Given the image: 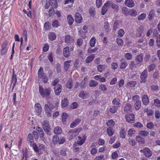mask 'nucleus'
Returning a JSON list of instances; mask_svg holds the SVG:
<instances>
[{"label":"nucleus","mask_w":160,"mask_h":160,"mask_svg":"<svg viewBox=\"0 0 160 160\" xmlns=\"http://www.w3.org/2000/svg\"><path fill=\"white\" fill-rule=\"evenodd\" d=\"M53 109V106L51 104L48 105L46 104L45 105L44 110L47 115L48 117H51L52 115V111Z\"/></svg>","instance_id":"obj_1"},{"label":"nucleus","mask_w":160,"mask_h":160,"mask_svg":"<svg viewBox=\"0 0 160 160\" xmlns=\"http://www.w3.org/2000/svg\"><path fill=\"white\" fill-rule=\"evenodd\" d=\"M78 96L82 99H86L90 96V93L88 91L82 90L80 92Z\"/></svg>","instance_id":"obj_2"},{"label":"nucleus","mask_w":160,"mask_h":160,"mask_svg":"<svg viewBox=\"0 0 160 160\" xmlns=\"http://www.w3.org/2000/svg\"><path fill=\"white\" fill-rule=\"evenodd\" d=\"M125 117L126 121L128 123H133L135 122V115L133 113L127 114Z\"/></svg>","instance_id":"obj_3"},{"label":"nucleus","mask_w":160,"mask_h":160,"mask_svg":"<svg viewBox=\"0 0 160 160\" xmlns=\"http://www.w3.org/2000/svg\"><path fill=\"white\" fill-rule=\"evenodd\" d=\"M8 43L6 41H5L2 44L0 51L1 54L2 55H3L7 53L8 49Z\"/></svg>","instance_id":"obj_4"},{"label":"nucleus","mask_w":160,"mask_h":160,"mask_svg":"<svg viewBox=\"0 0 160 160\" xmlns=\"http://www.w3.org/2000/svg\"><path fill=\"white\" fill-rule=\"evenodd\" d=\"M107 4L108 5L109 7L111 8L116 12H117L119 9V6L112 2L108 1H107Z\"/></svg>","instance_id":"obj_5"},{"label":"nucleus","mask_w":160,"mask_h":160,"mask_svg":"<svg viewBox=\"0 0 160 160\" xmlns=\"http://www.w3.org/2000/svg\"><path fill=\"white\" fill-rule=\"evenodd\" d=\"M148 77V72L147 69L144 70L143 72L141 73L140 78V82L144 83L147 80V79Z\"/></svg>","instance_id":"obj_6"},{"label":"nucleus","mask_w":160,"mask_h":160,"mask_svg":"<svg viewBox=\"0 0 160 160\" xmlns=\"http://www.w3.org/2000/svg\"><path fill=\"white\" fill-rule=\"evenodd\" d=\"M42 127L44 131L47 132H48L51 129L50 126L47 120L44 121L42 124Z\"/></svg>","instance_id":"obj_7"},{"label":"nucleus","mask_w":160,"mask_h":160,"mask_svg":"<svg viewBox=\"0 0 160 160\" xmlns=\"http://www.w3.org/2000/svg\"><path fill=\"white\" fill-rule=\"evenodd\" d=\"M54 91L56 95H58L62 92V86L60 84L54 87Z\"/></svg>","instance_id":"obj_8"},{"label":"nucleus","mask_w":160,"mask_h":160,"mask_svg":"<svg viewBox=\"0 0 160 160\" xmlns=\"http://www.w3.org/2000/svg\"><path fill=\"white\" fill-rule=\"evenodd\" d=\"M43 72L42 68H41V76H42V81L44 83H46L48 80V78L46 74L42 72Z\"/></svg>","instance_id":"obj_9"},{"label":"nucleus","mask_w":160,"mask_h":160,"mask_svg":"<svg viewBox=\"0 0 160 160\" xmlns=\"http://www.w3.org/2000/svg\"><path fill=\"white\" fill-rule=\"evenodd\" d=\"M75 22L78 23H81L82 21V15L79 13H76L75 15Z\"/></svg>","instance_id":"obj_10"},{"label":"nucleus","mask_w":160,"mask_h":160,"mask_svg":"<svg viewBox=\"0 0 160 160\" xmlns=\"http://www.w3.org/2000/svg\"><path fill=\"white\" fill-rule=\"evenodd\" d=\"M143 60V55L142 53H140L139 55L137 56L135 59V61L136 62V64L140 63Z\"/></svg>","instance_id":"obj_11"},{"label":"nucleus","mask_w":160,"mask_h":160,"mask_svg":"<svg viewBox=\"0 0 160 160\" xmlns=\"http://www.w3.org/2000/svg\"><path fill=\"white\" fill-rule=\"evenodd\" d=\"M121 64L120 66V68L121 69L125 68L128 65L127 62L124 59H122L121 60Z\"/></svg>","instance_id":"obj_12"},{"label":"nucleus","mask_w":160,"mask_h":160,"mask_svg":"<svg viewBox=\"0 0 160 160\" xmlns=\"http://www.w3.org/2000/svg\"><path fill=\"white\" fill-rule=\"evenodd\" d=\"M80 119L77 118L75 119L73 122H72L70 125V127L71 128H73L77 126L81 122Z\"/></svg>","instance_id":"obj_13"},{"label":"nucleus","mask_w":160,"mask_h":160,"mask_svg":"<svg viewBox=\"0 0 160 160\" xmlns=\"http://www.w3.org/2000/svg\"><path fill=\"white\" fill-rule=\"evenodd\" d=\"M74 41L73 38L70 35H68L66 36L65 38V42L66 43H71Z\"/></svg>","instance_id":"obj_14"},{"label":"nucleus","mask_w":160,"mask_h":160,"mask_svg":"<svg viewBox=\"0 0 160 160\" xmlns=\"http://www.w3.org/2000/svg\"><path fill=\"white\" fill-rule=\"evenodd\" d=\"M142 101L144 104L145 105H148L149 102V100L148 96L145 94L143 95L142 98Z\"/></svg>","instance_id":"obj_15"},{"label":"nucleus","mask_w":160,"mask_h":160,"mask_svg":"<svg viewBox=\"0 0 160 160\" xmlns=\"http://www.w3.org/2000/svg\"><path fill=\"white\" fill-rule=\"evenodd\" d=\"M12 82L13 83L12 88V89H13L14 88V87L15 86L16 82H17L16 76V75H15L14 71L13 72V74L12 78Z\"/></svg>","instance_id":"obj_16"},{"label":"nucleus","mask_w":160,"mask_h":160,"mask_svg":"<svg viewBox=\"0 0 160 160\" xmlns=\"http://www.w3.org/2000/svg\"><path fill=\"white\" fill-rule=\"evenodd\" d=\"M124 3L126 5L129 7H132L135 5L132 0H126Z\"/></svg>","instance_id":"obj_17"},{"label":"nucleus","mask_w":160,"mask_h":160,"mask_svg":"<svg viewBox=\"0 0 160 160\" xmlns=\"http://www.w3.org/2000/svg\"><path fill=\"white\" fill-rule=\"evenodd\" d=\"M144 154L148 158L150 157L152 155L151 152L148 148H146L144 149Z\"/></svg>","instance_id":"obj_18"},{"label":"nucleus","mask_w":160,"mask_h":160,"mask_svg":"<svg viewBox=\"0 0 160 160\" xmlns=\"http://www.w3.org/2000/svg\"><path fill=\"white\" fill-rule=\"evenodd\" d=\"M109 7L108 5L107 4V2L105 3L104 6L102 8L101 13L102 15H104L105 14L107 10V7Z\"/></svg>","instance_id":"obj_19"},{"label":"nucleus","mask_w":160,"mask_h":160,"mask_svg":"<svg viewBox=\"0 0 160 160\" xmlns=\"http://www.w3.org/2000/svg\"><path fill=\"white\" fill-rule=\"evenodd\" d=\"M63 54L65 57H68L69 54V48L68 46L65 48L63 50Z\"/></svg>","instance_id":"obj_20"},{"label":"nucleus","mask_w":160,"mask_h":160,"mask_svg":"<svg viewBox=\"0 0 160 160\" xmlns=\"http://www.w3.org/2000/svg\"><path fill=\"white\" fill-rule=\"evenodd\" d=\"M143 32V27L142 26L140 27L137 30V32L136 34V36L137 37H139L142 36V34Z\"/></svg>","instance_id":"obj_21"},{"label":"nucleus","mask_w":160,"mask_h":160,"mask_svg":"<svg viewBox=\"0 0 160 160\" xmlns=\"http://www.w3.org/2000/svg\"><path fill=\"white\" fill-rule=\"evenodd\" d=\"M34 108L35 112L38 115H40V104L38 102L36 103L34 105Z\"/></svg>","instance_id":"obj_22"},{"label":"nucleus","mask_w":160,"mask_h":160,"mask_svg":"<svg viewBox=\"0 0 160 160\" xmlns=\"http://www.w3.org/2000/svg\"><path fill=\"white\" fill-rule=\"evenodd\" d=\"M68 105V102L67 98H64L62 100L61 105L63 108L66 107Z\"/></svg>","instance_id":"obj_23"},{"label":"nucleus","mask_w":160,"mask_h":160,"mask_svg":"<svg viewBox=\"0 0 160 160\" xmlns=\"http://www.w3.org/2000/svg\"><path fill=\"white\" fill-rule=\"evenodd\" d=\"M27 141L28 143L30 145H31L32 143H33V137L31 134H29L28 135L27 137Z\"/></svg>","instance_id":"obj_24"},{"label":"nucleus","mask_w":160,"mask_h":160,"mask_svg":"<svg viewBox=\"0 0 160 160\" xmlns=\"http://www.w3.org/2000/svg\"><path fill=\"white\" fill-rule=\"evenodd\" d=\"M98 84V82L94 80H91L88 84L90 87H96Z\"/></svg>","instance_id":"obj_25"},{"label":"nucleus","mask_w":160,"mask_h":160,"mask_svg":"<svg viewBox=\"0 0 160 160\" xmlns=\"http://www.w3.org/2000/svg\"><path fill=\"white\" fill-rule=\"evenodd\" d=\"M62 130L61 128L59 126H57L54 128V132L56 134H60L62 133Z\"/></svg>","instance_id":"obj_26"},{"label":"nucleus","mask_w":160,"mask_h":160,"mask_svg":"<svg viewBox=\"0 0 160 160\" xmlns=\"http://www.w3.org/2000/svg\"><path fill=\"white\" fill-rule=\"evenodd\" d=\"M88 80V78L87 77H85L84 78V79L80 83L81 86L80 88L81 89L85 88L86 87L85 83Z\"/></svg>","instance_id":"obj_27"},{"label":"nucleus","mask_w":160,"mask_h":160,"mask_svg":"<svg viewBox=\"0 0 160 160\" xmlns=\"http://www.w3.org/2000/svg\"><path fill=\"white\" fill-rule=\"evenodd\" d=\"M96 42V39L95 37H92L90 40L89 44L91 47H93Z\"/></svg>","instance_id":"obj_28"},{"label":"nucleus","mask_w":160,"mask_h":160,"mask_svg":"<svg viewBox=\"0 0 160 160\" xmlns=\"http://www.w3.org/2000/svg\"><path fill=\"white\" fill-rule=\"evenodd\" d=\"M72 80L71 79H69L66 83V87L68 88L71 89L72 88Z\"/></svg>","instance_id":"obj_29"},{"label":"nucleus","mask_w":160,"mask_h":160,"mask_svg":"<svg viewBox=\"0 0 160 160\" xmlns=\"http://www.w3.org/2000/svg\"><path fill=\"white\" fill-rule=\"evenodd\" d=\"M94 57V55L93 54L88 56L86 59V63H89L91 62L93 60Z\"/></svg>","instance_id":"obj_30"},{"label":"nucleus","mask_w":160,"mask_h":160,"mask_svg":"<svg viewBox=\"0 0 160 160\" xmlns=\"http://www.w3.org/2000/svg\"><path fill=\"white\" fill-rule=\"evenodd\" d=\"M119 133L120 137L122 139L125 138L126 133L125 128L122 129Z\"/></svg>","instance_id":"obj_31"},{"label":"nucleus","mask_w":160,"mask_h":160,"mask_svg":"<svg viewBox=\"0 0 160 160\" xmlns=\"http://www.w3.org/2000/svg\"><path fill=\"white\" fill-rule=\"evenodd\" d=\"M155 11L153 10H152L149 12L148 18L149 20H152L155 16Z\"/></svg>","instance_id":"obj_32"},{"label":"nucleus","mask_w":160,"mask_h":160,"mask_svg":"<svg viewBox=\"0 0 160 160\" xmlns=\"http://www.w3.org/2000/svg\"><path fill=\"white\" fill-rule=\"evenodd\" d=\"M67 20L68 23L70 25H72L74 22L73 18L71 15H69L68 16Z\"/></svg>","instance_id":"obj_33"},{"label":"nucleus","mask_w":160,"mask_h":160,"mask_svg":"<svg viewBox=\"0 0 160 160\" xmlns=\"http://www.w3.org/2000/svg\"><path fill=\"white\" fill-rule=\"evenodd\" d=\"M128 14L131 16L135 17L137 15V12L135 10L131 9L128 12Z\"/></svg>","instance_id":"obj_34"},{"label":"nucleus","mask_w":160,"mask_h":160,"mask_svg":"<svg viewBox=\"0 0 160 160\" xmlns=\"http://www.w3.org/2000/svg\"><path fill=\"white\" fill-rule=\"evenodd\" d=\"M124 109L125 111H129L131 112L132 110L131 105L129 103L126 104Z\"/></svg>","instance_id":"obj_35"},{"label":"nucleus","mask_w":160,"mask_h":160,"mask_svg":"<svg viewBox=\"0 0 160 160\" xmlns=\"http://www.w3.org/2000/svg\"><path fill=\"white\" fill-rule=\"evenodd\" d=\"M57 0H50V4L53 8H57L58 4L57 2Z\"/></svg>","instance_id":"obj_36"},{"label":"nucleus","mask_w":160,"mask_h":160,"mask_svg":"<svg viewBox=\"0 0 160 160\" xmlns=\"http://www.w3.org/2000/svg\"><path fill=\"white\" fill-rule=\"evenodd\" d=\"M141 102L140 101H137L135 103L134 106L136 110H138L141 107Z\"/></svg>","instance_id":"obj_37"},{"label":"nucleus","mask_w":160,"mask_h":160,"mask_svg":"<svg viewBox=\"0 0 160 160\" xmlns=\"http://www.w3.org/2000/svg\"><path fill=\"white\" fill-rule=\"evenodd\" d=\"M98 50V48L95 47L93 48H92L90 47L88 49L87 52L88 53L91 54L92 53H95Z\"/></svg>","instance_id":"obj_38"},{"label":"nucleus","mask_w":160,"mask_h":160,"mask_svg":"<svg viewBox=\"0 0 160 160\" xmlns=\"http://www.w3.org/2000/svg\"><path fill=\"white\" fill-rule=\"evenodd\" d=\"M71 62V60L66 61L64 63V69L66 71H67L70 66V63Z\"/></svg>","instance_id":"obj_39"},{"label":"nucleus","mask_w":160,"mask_h":160,"mask_svg":"<svg viewBox=\"0 0 160 160\" xmlns=\"http://www.w3.org/2000/svg\"><path fill=\"white\" fill-rule=\"evenodd\" d=\"M136 140L138 142H141L142 143H144L145 139L141 136L138 135L136 137Z\"/></svg>","instance_id":"obj_40"},{"label":"nucleus","mask_w":160,"mask_h":160,"mask_svg":"<svg viewBox=\"0 0 160 160\" xmlns=\"http://www.w3.org/2000/svg\"><path fill=\"white\" fill-rule=\"evenodd\" d=\"M138 134L142 136L145 137L149 134V132L146 131L141 130L139 132Z\"/></svg>","instance_id":"obj_41"},{"label":"nucleus","mask_w":160,"mask_h":160,"mask_svg":"<svg viewBox=\"0 0 160 160\" xmlns=\"http://www.w3.org/2000/svg\"><path fill=\"white\" fill-rule=\"evenodd\" d=\"M107 132L108 134L110 136H112L114 133L113 129L110 127L107 129Z\"/></svg>","instance_id":"obj_42"},{"label":"nucleus","mask_w":160,"mask_h":160,"mask_svg":"<svg viewBox=\"0 0 160 160\" xmlns=\"http://www.w3.org/2000/svg\"><path fill=\"white\" fill-rule=\"evenodd\" d=\"M105 68V65H99L97 67L98 71L100 72H102Z\"/></svg>","instance_id":"obj_43"},{"label":"nucleus","mask_w":160,"mask_h":160,"mask_svg":"<svg viewBox=\"0 0 160 160\" xmlns=\"http://www.w3.org/2000/svg\"><path fill=\"white\" fill-rule=\"evenodd\" d=\"M134 127L138 128H141L143 127V125L140 122H137L134 123L133 124Z\"/></svg>","instance_id":"obj_44"},{"label":"nucleus","mask_w":160,"mask_h":160,"mask_svg":"<svg viewBox=\"0 0 160 160\" xmlns=\"http://www.w3.org/2000/svg\"><path fill=\"white\" fill-rule=\"evenodd\" d=\"M49 38L51 40H55L56 38V36L55 33L53 32H51L48 35Z\"/></svg>","instance_id":"obj_45"},{"label":"nucleus","mask_w":160,"mask_h":160,"mask_svg":"<svg viewBox=\"0 0 160 160\" xmlns=\"http://www.w3.org/2000/svg\"><path fill=\"white\" fill-rule=\"evenodd\" d=\"M136 131L133 128H132L129 129L128 132V135L130 136H132L135 132Z\"/></svg>","instance_id":"obj_46"},{"label":"nucleus","mask_w":160,"mask_h":160,"mask_svg":"<svg viewBox=\"0 0 160 160\" xmlns=\"http://www.w3.org/2000/svg\"><path fill=\"white\" fill-rule=\"evenodd\" d=\"M156 67V65L154 63H152L149 65L148 67V71L149 72L153 70Z\"/></svg>","instance_id":"obj_47"},{"label":"nucleus","mask_w":160,"mask_h":160,"mask_svg":"<svg viewBox=\"0 0 160 160\" xmlns=\"http://www.w3.org/2000/svg\"><path fill=\"white\" fill-rule=\"evenodd\" d=\"M125 58L127 60L131 59L132 57V54L129 53H126L124 55Z\"/></svg>","instance_id":"obj_48"},{"label":"nucleus","mask_w":160,"mask_h":160,"mask_svg":"<svg viewBox=\"0 0 160 160\" xmlns=\"http://www.w3.org/2000/svg\"><path fill=\"white\" fill-rule=\"evenodd\" d=\"M59 138L57 135H54L52 137V142L54 144H57L59 142Z\"/></svg>","instance_id":"obj_49"},{"label":"nucleus","mask_w":160,"mask_h":160,"mask_svg":"<svg viewBox=\"0 0 160 160\" xmlns=\"http://www.w3.org/2000/svg\"><path fill=\"white\" fill-rule=\"evenodd\" d=\"M125 33L124 29H119L118 32V36L119 37H122Z\"/></svg>","instance_id":"obj_50"},{"label":"nucleus","mask_w":160,"mask_h":160,"mask_svg":"<svg viewBox=\"0 0 160 160\" xmlns=\"http://www.w3.org/2000/svg\"><path fill=\"white\" fill-rule=\"evenodd\" d=\"M81 129L80 128L76 129L74 130H71L70 131H69V132L72 133V132H73L74 134L76 136L79 133V132L80 131H81Z\"/></svg>","instance_id":"obj_51"},{"label":"nucleus","mask_w":160,"mask_h":160,"mask_svg":"<svg viewBox=\"0 0 160 160\" xmlns=\"http://www.w3.org/2000/svg\"><path fill=\"white\" fill-rule=\"evenodd\" d=\"M137 83L135 81H130L128 82L127 83V85L128 86L133 87L135 86Z\"/></svg>","instance_id":"obj_52"},{"label":"nucleus","mask_w":160,"mask_h":160,"mask_svg":"<svg viewBox=\"0 0 160 160\" xmlns=\"http://www.w3.org/2000/svg\"><path fill=\"white\" fill-rule=\"evenodd\" d=\"M134 61H132L130 62L129 64V68L131 69H132L134 68H136L137 66Z\"/></svg>","instance_id":"obj_53"},{"label":"nucleus","mask_w":160,"mask_h":160,"mask_svg":"<svg viewBox=\"0 0 160 160\" xmlns=\"http://www.w3.org/2000/svg\"><path fill=\"white\" fill-rule=\"evenodd\" d=\"M119 21L117 20L115 22L113 26V30L116 31V30L119 28Z\"/></svg>","instance_id":"obj_54"},{"label":"nucleus","mask_w":160,"mask_h":160,"mask_svg":"<svg viewBox=\"0 0 160 160\" xmlns=\"http://www.w3.org/2000/svg\"><path fill=\"white\" fill-rule=\"evenodd\" d=\"M99 88L102 92H105L107 89L106 86L104 84H101L99 86Z\"/></svg>","instance_id":"obj_55"},{"label":"nucleus","mask_w":160,"mask_h":160,"mask_svg":"<svg viewBox=\"0 0 160 160\" xmlns=\"http://www.w3.org/2000/svg\"><path fill=\"white\" fill-rule=\"evenodd\" d=\"M120 100L118 98H115L112 101V103L116 105H118L119 106L120 104Z\"/></svg>","instance_id":"obj_56"},{"label":"nucleus","mask_w":160,"mask_h":160,"mask_svg":"<svg viewBox=\"0 0 160 160\" xmlns=\"http://www.w3.org/2000/svg\"><path fill=\"white\" fill-rule=\"evenodd\" d=\"M118 110V107L115 106H113L110 109V111L112 113H115Z\"/></svg>","instance_id":"obj_57"},{"label":"nucleus","mask_w":160,"mask_h":160,"mask_svg":"<svg viewBox=\"0 0 160 160\" xmlns=\"http://www.w3.org/2000/svg\"><path fill=\"white\" fill-rule=\"evenodd\" d=\"M100 114V112L99 110H95L93 113V116L91 117L92 119L96 117L97 116L99 115Z\"/></svg>","instance_id":"obj_58"},{"label":"nucleus","mask_w":160,"mask_h":160,"mask_svg":"<svg viewBox=\"0 0 160 160\" xmlns=\"http://www.w3.org/2000/svg\"><path fill=\"white\" fill-rule=\"evenodd\" d=\"M68 116V114L65 112H63L62 115V122H64L66 121Z\"/></svg>","instance_id":"obj_59"},{"label":"nucleus","mask_w":160,"mask_h":160,"mask_svg":"<svg viewBox=\"0 0 160 160\" xmlns=\"http://www.w3.org/2000/svg\"><path fill=\"white\" fill-rule=\"evenodd\" d=\"M44 27L46 30H49L51 28V24L49 22H45L44 25Z\"/></svg>","instance_id":"obj_60"},{"label":"nucleus","mask_w":160,"mask_h":160,"mask_svg":"<svg viewBox=\"0 0 160 160\" xmlns=\"http://www.w3.org/2000/svg\"><path fill=\"white\" fill-rule=\"evenodd\" d=\"M104 28L106 31L108 32L109 29V24L108 22H105L104 23Z\"/></svg>","instance_id":"obj_61"},{"label":"nucleus","mask_w":160,"mask_h":160,"mask_svg":"<svg viewBox=\"0 0 160 160\" xmlns=\"http://www.w3.org/2000/svg\"><path fill=\"white\" fill-rule=\"evenodd\" d=\"M52 25L53 27H58L59 25L58 21L57 20H54L52 23Z\"/></svg>","instance_id":"obj_62"},{"label":"nucleus","mask_w":160,"mask_h":160,"mask_svg":"<svg viewBox=\"0 0 160 160\" xmlns=\"http://www.w3.org/2000/svg\"><path fill=\"white\" fill-rule=\"evenodd\" d=\"M77 44L78 47L81 46L83 43V40L81 38H78L77 40Z\"/></svg>","instance_id":"obj_63"},{"label":"nucleus","mask_w":160,"mask_h":160,"mask_svg":"<svg viewBox=\"0 0 160 160\" xmlns=\"http://www.w3.org/2000/svg\"><path fill=\"white\" fill-rule=\"evenodd\" d=\"M156 43L157 46L160 47V34H159L156 37Z\"/></svg>","instance_id":"obj_64"}]
</instances>
